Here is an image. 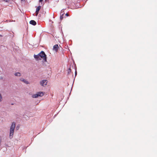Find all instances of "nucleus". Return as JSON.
I'll return each mask as SVG.
<instances>
[{
    "instance_id": "nucleus-1",
    "label": "nucleus",
    "mask_w": 157,
    "mask_h": 157,
    "mask_svg": "<svg viewBox=\"0 0 157 157\" xmlns=\"http://www.w3.org/2000/svg\"><path fill=\"white\" fill-rule=\"evenodd\" d=\"M15 127V123L14 122H13L10 128L9 137L10 139H11L13 137V132Z\"/></svg>"
},
{
    "instance_id": "nucleus-2",
    "label": "nucleus",
    "mask_w": 157,
    "mask_h": 157,
    "mask_svg": "<svg viewBox=\"0 0 157 157\" xmlns=\"http://www.w3.org/2000/svg\"><path fill=\"white\" fill-rule=\"evenodd\" d=\"M40 58L42 59L45 61H47L46 55L44 52L43 51H41L39 53Z\"/></svg>"
},
{
    "instance_id": "nucleus-3",
    "label": "nucleus",
    "mask_w": 157,
    "mask_h": 157,
    "mask_svg": "<svg viewBox=\"0 0 157 157\" xmlns=\"http://www.w3.org/2000/svg\"><path fill=\"white\" fill-rule=\"evenodd\" d=\"M47 80H43L40 82V83L41 86H44L47 85Z\"/></svg>"
},
{
    "instance_id": "nucleus-4",
    "label": "nucleus",
    "mask_w": 157,
    "mask_h": 157,
    "mask_svg": "<svg viewBox=\"0 0 157 157\" xmlns=\"http://www.w3.org/2000/svg\"><path fill=\"white\" fill-rule=\"evenodd\" d=\"M67 5L69 6H74L75 3L72 2V1H68L66 2Z\"/></svg>"
},
{
    "instance_id": "nucleus-5",
    "label": "nucleus",
    "mask_w": 157,
    "mask_h": 157,
    "mask_svg": "<svg viewBox=\"0 0 157 157\" xmlns=\"http://www.w3.org/2000/svg\"><path fill=\"white\" fill-rule=\"evenodd\" d=\"M41 7V6H39L38 7H37L36 9V16H37L38 15V14L39 13V11H40V9Z\"/></svg>"
},
{
    "instance_id": "nucleus-6",
    "label": "nucleus",
    "mask_w": 157,
    "mask_h": 157,
    "mask_svg": "<svg viewBox=\"0 0 157 157\" xmlns=\"http://www.w3.org/2000/svg\"><path fill=\"white\" fill-rule=\"evenodd\" d=\"M34 58L37 60H41V59L40 57L39 54L37 55H34Z\"/></svg>"
},
{
    "instance_id": "nucleus-7",
    "label": "nucleus",
    "mask_w": 157,
    "mask_h": 157,
    "mask_svg": "<svg viewBox=\"0 0 157 157\" xmlns=\"http://www.w3.org/2000/svg\"><path fill=\"white\" fill-rule=\"evenodd\" d=\"M58 48L59 46L57 44L54 45L53 47V50L56 52H57L58 51Z\"/></svg>"
},
{
    "instance_id": "nucleus-8",
    "label": "nucleus",
    "mask_w": 157,
    "mask_h": 157,
    "mask_svg": "<svg viewBox=\"0 0 157 157\" xmlns=\"http://www.w3.org/2000/svg\"><path fill=\"white\" fill-rule=\"evenodd\" d=\"M30 24H32L33 25H36V22L34 20H31L29 22Z\"/></svg>"
},
{
    "instance_id": "nucleus-9",
    "label": "nucleus",
    "mask_w": 157,
    "mask_h": 157,
    "mask_svg": "<svg viewBox=\"0 0 157 157\" xmlns=\"http://www.w3.org/2000/svg\"><path fill=\"white\" fill-rule=\"evenodd\" d=\"M44 1H39V6H41L44 4Z\"/></svg>"
},
{
    "instance_id": "nucleus-10",
    "label": "nucleus",
    "mask_w": 157,
    "mask_h": 157,
    "mask_svg": "<svg viewBox=\"0 0 157 157\" xmlns=\"http://www.w3.org/2000/svg\"><path fill=\"white\" fill-rule=\"evenodd\" d=\"M20 80L21 81L24 82V83H26V84H28L29 83L26 80H25V79H23L21 78V79H20Z\"/></svg>"
},
{
    "instance_id": "nucleus-11",
    "label": "nucleus",
    "mask_w": 157,
    "mask_h": 157,
    "mask_svg": "<svg viewBox=\"0 0 157 157\" xmlns=\"http://www.w3.org/2000/svg\"><path fill=\"white\" fill-rule=\"evenodd\" d=\"M39 96H43L44 94L42 92H39L37 93Z\"/></svg>"
},
{
    "instance_id": "nucleus-12",
    "label": "nucleus",
    "mask_w": 157,
    "mask_h": 157,
    "mask_svg": "<svg viewBox=\"0 0 157 157\" xmlns=\"http://www.w3.org/2000/svg\"><path fill=\"white\" fill-rule=\"evenodd\" d=\"M32 97L33 98H37L39 96L38 95L37 93L36 94H33L32 95Z\"/></svg>"
},
{
    "instance_id": "nucleus-13",
    "label": "nucleus",
    "mask_w": 157,
    "mask_h": 157,
    "mask_svg": "<svg viewBox=\"0 0 157 157\" xmlns=\"http://www.w3.org/2000/svg\"><path fill=\"white\" fill-rule=\"evenodd\" d=\"M15 75L16 76H21V75L20 73L18 72L15 73Z\"/></svg>"
},
{
    "instance_id": "nucleus-14",
    "label": "nucleus",
    "mask_w": 157,
    "mask_h": 157,
    "mask_svg": "<svg viewBox=\"0 0 157 157\" xmlns=\"http://www.w3.org/2000/svg\"><path fill=\"white\" fill-rule=\"evenodd\" d=\"M64 13H63L61 15L60 17V20H62L63 17V16H64Z\"/></svg>"
},
{
    "instance_id": "nucleus-15",
    "label": "nucleus",
    "mask_w": 157,
    "mask_h": 157,
    "mask_svg": "<svg viewBox=\"0 0 157 157\" xmlns=\"http://www.w3.org/2000/svg\"><path fill=\"white\" fill-rule=\"evenodd\" d=\"M71 69L70 68H69L67 71L68 73V74L70 73L71 72Z\"/></svg>"
},
{
    "instance_id": "nucleus-16",
    "label": "nucleus",
    "mask_w": 157,
    "mask_h": 157,
    "mask_svg": "<svg viewBox=\"0 0 157 157\" xmlns=\"http://www.w3.org/2000/svg\"><path fill=\"white\" fill-rule=\"evenodd\" d=\"M2 99V95L1 94H0V101H1Z\"/></svg>"
},
{
    "instance_id": "nucleus-17",
    "label": "nucleus",
    "mask_w": 157,
    "mask_h": 157,
    "mask_svg": "<svg viewBox=\"0 0 157 157\" xmlns=\"http://www.w3.org/2000/svg\"><path fill=\"white\" fill-rule=\"evenodd\" d=\"M65 15H66L67 16H69V14L68 13H67Z\"/></svg>"
},
{
    "instance_id": "nucleus-18",
    "label": "nucleus",
    "mask_w": 157,
    "mask_h": 157,
    "mask_svg": "<svg viewBox=\"0 0 157 157\" xmlns=\"http://www.w3.org/2000/svg\"><path fill=\"white\" fill-rule=\"evenodd\" d=\"M77 71L76 70L75 71V76L77 75Z\"/></svg>"
},
{
    "instance_id": "nucleus-19",
    "label": "nucleus",
    "mask_w": 157,
    "mask_h": 157,
    "mask_svg": "<svg viewBox=\"0 0 157 157\" xmlns=\"http://www.w3.org/2000/svg\"><path fill=\"white\" fill-rule=\"evenodd\" d=\"M2 35H0V37H2Z\"/></svg>"
},
{
    "instance_id": "nucleus-20",
    "label": "nucleus",
    "mask_w": 157,
    "mask_h": 157,
    "mask_svg": "<svg viewBox=\"0 0 157 157\" xmlns=\"http://www.w3.org/2000/svg\"><path fill=\"white\" fill-rule=\"evenodd\" d=\"M7 1H7V0H6V2H7Z\"/></svg>"
}]
</instances>
